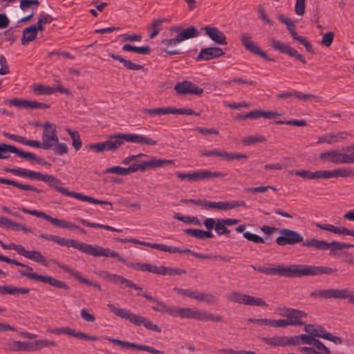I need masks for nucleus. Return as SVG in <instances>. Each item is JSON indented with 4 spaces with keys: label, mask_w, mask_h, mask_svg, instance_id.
I'll list each match as a JSON object with an SVG mask.
<instances>
[{
    "label": "nucleus",
    "mask_w": 354,
    "mask_h": 354,
    "mask_svg": "<svg viewBox=\"0 0 354 354\" xmlns=\"http://www.w3.org/2000/svg\"><path fill=\"white\" fill-rule=\"evenodd\" d=\"M41 139L43 149L46 150L52 149L55 145L57 144L59 138L57 133V127L55 124L47 122L44 124Z\"/></svg>",
    "instance_id": "10"
},
{
    "label": "nucleus",
    "mask_w": 354,
    "mask_h": 354,
    "mask_svg": "<svg viewBox=\"0 0 354 354\" xmlns=\"http://www.w3.org/2000/svg\"><path fill=\"white\" fill-rule=\"evenodd\" d=\"M146 170V166L145 165V161H142L140 164L133 163L130 165L128 168H126L127 175L131 173L136 172L138 171H145Z\"/></svg>",
    "instance_id": "52"
},
{
    "label": "nucleus",
    "mask_w": 354,
    "mask_h": 354,
    "mask_svg": "<svg viewBox=\"0 0 354 354\" xmlns=\"http://www.w3.org/2000/svg\"><path fill=\"white\" fill-rule=\"evenodd\" d=\"M241 41L245 48L250 53L259 55L268 61L274 60L273 59L270 58L267 53L262 50L258 44L252 40V37L249 33H243L241 35Z\"/></svg>",
    "instance_id": "14"
},
{
    "label": "nucleus",
    "mask_w": 354,
    "mask_h": 354,
    "mask_svg": "<svg viewBox=\"0 0 354 354\" xmlns=\"http://www.w3.org/2000/svg\"><path fill=\"white\" fill-rule=\"evenodd\" d=\"M304 246L313 247L317 250H328L332 246V243H328L324 241H319L315 239L306 240L303 243Z\"/></svg>",
    "instance_id": "28"
},
{
    "label": "nucleus",
    "mask_w": 354,
    "mask_h": 354,
    "mask_svg": "<svg viewBox=\"0 0 354 354\" xmlns=\"http://www.w3.org/2000/svg\"><path fill=\"white\" fill-rule=\"evenodd\" d=\"M225 54L223 50L218 47H209L203 48L201 50L197 55L196 59L201 60H209L214 58H217L223 56Z\"/></svg>",
    "instance_id": "21"
},
{
    "label": "nucleus",
    "mask_w": 354,
    "mask_h": 354,
    "mask_svg": "<svg viewBox=\"0 0 354 354\" xmlns=\"http://www.w3.org/2000/svg\"><path fill=\"white\" fill-rule=\"evenodd\" d=\"M26 177L34 178V179H36L37 180H41V181L48 180V179H49L48 177H46V174H43L40 172H37V171H30V170H28V169L26 171Z\"/></svg>",
    "instance_id": "55"
},
{
    "label": "nucleus",
    "mask_w": 354,
    "mask_h": 354,
    "mask_svg": "<svg viewBox=\"0 0 354 354\" xmlns=\"http://www.w3.org/2000/svg\"><path fill=\"white\" fill-rule=\"evenodd\" d=\"M352 176H354V172L350 167L333 169V177H348Z\"/></svg>",
    "instance_id": "45"
},
{
    "label": "nucleus",
    "mask_w": 354,
    "mask_h": 354,
    "mask_svg": "<svg viewBox=\"0 0 354 354\" xmlns=\"http://www.w3.org/2000/svg\"><path fill=\"white\" fill-rule=\"evenodd\" d=\"M63 333L80 339H85L88 341H97L98 339L97 336H91L81 331H75L74 329L70 327H64Z\"/></svg>",
    "instance_id": "25"
},
{
    "label": "nucleus",
    "mask_w": 354,
    "mask_h": 354,
    "mask_svg": "<svg viewBox=\"0 0 354 354\" xmlns=\"http://www.w3.org/2000/svg\"><path fill=\"white\" fill-rule=\"evenodd\" d=\"M174 90L180 95L192 94L201 95L203 93L202 88L187 80L178 82L174 86Z\"/></svg>",
    "instance_id": "17"
},
{
    "label": "nucleus",
    "mask_w": 354,
    "mask_h": 354,
    "mask_svg": "<svg viewBox=\"0 0 354 354\" xmlns=\"http://www.w3.org/2000/svg\"><path fill=\"white\" fill-rule=\"evenodd\" d=\"M19 209L23 212L24 213L36 216L37 217L45 219L57 227L69 230H74V228H78L77 225H75L71 222L67 221L64 219H58L57 218H53L50 215L44 213V212H40L35 209L30 210L25 207H19Z\"/></svg>",
    "instance_id": "9"
},
{
    "label": "nucleus",
    "mask_w": 354,
    "mask_h": 354,
    "mask_svg": "<svg viewBox=\"0 0 354 354\" xmlns=\"http://www.w3.org/2000/svg\"><path fill=\"white\" fill-rule=\"evenodd\" d=\"M225 176V174L221 173L220 171L212 172L207 170L197 171L194 172V182L203 180L210 178H223Z\"/></svg>",
    "instance_id": "24"
},
{
    "label": "nucleus",
    "mask_w": 354,
    "mask_h": 354,
    "mask_svg": "<svg viewBox=\"0 0 354 354\" xmlns=\"http://www.w3.org/2000/svg\"><path fill=\"white\" fill-rule=\"evenodd\" d=\"M345 248H354V244L333 241V255Z\"/></svg>",
    "instance_id": "58"
},
{
    "label": "nucleus",
    "mask_w": 354,
    "mask_h": 354,
    "mask_svg": "<svg viewBox=\"0 0 354 354\" xmlns=\"http://www.w3.org/2000/svg\"><path fill=\"white\" fill-rule=\"evenodd\" d=\"M271 46L275 50H278L281 53L287 54L290 57H295L296 59L299 60L303 64H306V60L305 57L299 54L297 50L295 48L290 46L288 44L285 43H282L277 39H272L271 41Z\"/></svg>",
    "instance_id": "15"
},
{
    "label": "nucleus",
    "mask_w": 354,
    "mask_h": 354,
    "mask_svg": "<svg viewBox=\"0 0 354 354\" xmlns=\"http://www.w3.org/2000/svg\"><path fill=\"white\" fill-rule=\"evenodd\" d=\"M205 209H217L220 210H230V201L212 202L206 200Z\"/></svg>",
    "instance_id": "34"
},
{
    "label": "nucleus",
    "mask_w": 354,
    "mask_h": 354,
    "mask_svg": "<svg viewBox=\"0 0 354 354\" xmlns=\"http://www.w3.org/2000/svg\"><path fill=\"white\" fill-rule=\"evenodd\" d=\"M220 158L223 160L231 161L233 160L247 159L248 156L243 153H230L225 151H222L221 156Z\"/></svg>",
    "instance_id": "42"
},
{
    "label": "nucleus",
    "mask_w": 354,
    "mask_h": 354,
    "mask_svg": "<svg viewBox=\"0 0 354 354\" xmlns=\"http://www.w3.org/2000/svg\"><path fill=\"white\" fill-rule=\"evenodd\" d=\"M263 342L272 346H296L297 338L288 336H273L271 337H263L262 339Z\"/></svg>",
    "instance_id": "18"
},
{
    "label": "nucleus",
    "mask_w": 354,
    "mask_h": 354,
    "mask_svg": "<svg viewBox=\"0 0 354 354\" xmlns=\"http://www.w3.org/2000/svg\"><path fill=\"white\" fill-rule=\"evenodd\" d=\"M251 267L261 273L277 275L289 278L302 277L304 276H316L323 274H329L332 268L326 266H315L306 264H294L289 266L270 264V267L251 265Z\"/></svg>",
    "instance_id": "1"
},
{
    "label": "nucleus",
    "mask_w": 354,
    "mask_h": 354,
    "mask_svg": "<svg viewBox=\"0 0 354 354\" xmlns=\"http://www.w3.org/2000/svg\"><path fill=\"white\" fill-rule=\"evenodd\" d=\"M283 313H279L281 316L286 317L289 326H302L305 323L301 320L303 317H306L307 314L301 310L284 308Z\"/></svg>",
    "instance_id": "16"
},
{
    "label": "nucleus",
    "mask_w": 354,
    "mask_h": 354,
    "mask_svg": "<svg viewBox=\"0 0 354 354\" xmlns=\"http://www.w3.org/2000/svg\"><path fill=\"white\" fill-rule=\"evenodd\" d=\"M124 262H122L123 263L126 264L128 267H132L134 269L139 270L140 271H148L150 272V266L151 264L149 263H132L130 262H127L123 257H122Z\"/></svg>",
    "instance_id": "50"
},
{
    "label": "nucleus",
    "mask_w": 354,
    "mask_h": 354,
    "mask_svg": "<svg viewBox=\"0 0 354 354\" xmlns=\"http://www.w3.org/2000/svg\"><path fill=\"white\" fill-rule=\"evenodd\" d=\"M8 104L10 106H14L17 108H27L28 100L22 98H14L10 100Z\"/></svg>",
    "instance_id": "54"
},
{
    "label": "nucleus",
    "mask_w": 354,
    "mask_h": 354,
    "mask_svg": "<svg viewBox=\"0 0 354 354\" xmlns=\"http://www.w3.org/2000/svg\"><path fill=\"white\" fill-rule=\"evenodd\" d=\"M107 307L115 315L129 320L131 324L136 326L143 325L148 330L158 333L161 332V328L147 317L136 315L130 310H127L126 308H116L112 304H108Z\"/></svg>",
    "instance_id": "4"
},
{
    "label": "nucleus",
    "mask_w": 354,
    "mask_h": 354,
    "mask_svg": "<svg viewBox=\"0 0 354 354\" xmlns=\"http://www.w3.org/2000/svg\"><path fill=\"white\" fill-rule=\"evenodd\" d=\"M172 317L179 316L181 318L195 319L200 321L221 322L222 317L215 316L204 310L191 308H179L174 306Z\"/></svg>",
    "instance_id": "6"
},
{
    "label": "nucleus",
    "mask_w": 354,
    "mask_h": 354,
    "mask_svg": "<svg viewBox=\"0 0 354 354\" xmlns=\"http://www.w3.org/2000/svg\"><path fill=\"white\" fill-rule=\"evenodd\" d=\"M0 261L8 263H12L17 266L25 268L27 271L19 270V272L21 276L26 277L29 279H33L37 281H41L45 283H48L53 287L62 288L64 290H68L69 288V286L65 282L59 281L57 279L48 275H40L37 274L36 272H32V267L20 263L15 259H10L2 254H0Z\"/></svg>",
    "instance_id": "3"
},
{
    "label": "nucleus",
    "mask_w": 354,
    "mask_h": 354,
    "mask_svg": "<svg viewBox=\"0 0 354 354\" xmlns=\"http://www.w3.org/2000/svg\"><path fill=\"white\" fill-rule=\"evenodd\" d=\"M66 131L71 136L73 147L76 151L80 150L82 146L80 133L76 131H73L70 128H67Z\"/></svg>",
    "instance_id": "37"
},
{
    "label": "nucleus",
    "mask_w": 354,
    "mask_h": 354,
    "mask_svg": "<svg viewBox=\"0 0 354 354\" xmlns=\"http://www.w3.org/2000/svg\"><path fill=\"white\" fill-rule=\"evenodd\" d=\"M228 300L238 304L247 306L267 307L268 305L261 298L255 297L248 295H245L239 292H232L227 297Z\"/></svg>",
    "instance_id": "11"
},
{
    "label": "nucleus",
    "mask_w": 354,
    "mask_h": 354,
    "mask_svg": "<svg viewBox=\"0 0 354 354\" xmlns=\"http://www.w3.org/2000/svg\"><path fill=\"white\" fill-rule=\"evenodd\" d=\"M184 232L187 235L192 236L199 239H203V230L189 228L185 230Z\"/></svg>",
    "instance_id": "64"
},
{
    "label": "nucleus",
    "mask_w": 354,
    "mask_h": 354,
    "mask_svg": "<svg viewBox=\"0 0 354 354\" xmlns=\"http://www.w3.org/2000/svg\"><path fill=\"white\" fill-rule=\"evenodd\" d=\"M113 138H115L118 149L124 144L125 142L143 144L146 145L154 146L157 144V141L145 136L129 133L124 134L122 133L113 134Z\"/></svg>",
    "instance_id": "7"
},
{
    "label": "nucleus",
    "mask_w": 354,
    "mask_h": 354,
    "mask_svg": "<svg viewBox=\"0 0 354 354\" xmlns=\"http://www.w3.org/2000/svg\"><path fill=\"white\" fill-rule=\"evenodd\" d=\"M304 330L315 338L317 337L332 341V334L327 333L324 328L319 325H305Z\"/></svg>",
    "instance_id": "23"
},
{
    "label": "nucleus",
    "mask_w": 354,
    "mask_h": 354,
    "mask_svg": "<svg viewBox=\"0 0 354 354\" xmlns=\"http://www.w3.org/2000/svg\"><path fill=\"white\" fill-rule=\"evenodd\" d=\"M351 293L348 289H341V290H334L333 289V298H348L351 295Z\"/></svg>",
    "instance_id": "62"
},
{
    "label": "nucleus",
    "mask_w": 354,
    "mask_h": 354,
    "mask_svg": "<svg viewBox=\"0 0 354 354\" xmlns=\"http://www.w3.org/2000/svg\"><path fill=\"white\" fill-rule=\"evenodd\" d=\"M10 153H15L18 156L25 159L35 160L39 164H46V162H43L42 158H38L33 153L23 151L17 149L16 147L10 145L5 143L0 144V159L8 158L10 156Z\"/></svg>",
    "instance_id": "8"
},
{
    "label": "nucleus",
    "mask_w": 354,
    "mask_h": 354,
    "mask_svg": "<svg viewBox=\"0 0 354 354\" xmlns=\"http://www.w3.org/2000/svg\"><path fill=\"white\" fill-rule=\"evenodd\" d=\"M278 19L281 23L286 25L287 28L289 32L290 33L291 36L294 39L296 40V38H298L299 36L297 35V32H296V26L294 24V22H292L290 19L284 16L283 15H279L278 16Z\"/></svg>",
    "instance_id": "31"
},
{
    "label": "nucleus",
    "mask_w": 354,
    "mask_h": 354,
    "mask_svg": "<svg viewBox=\"0 0 354 354\" xmlns=\"http://www.w3.org/2000/svg\"><path fill=\"white\" fill-rule=\"evenodd\" d=\"M195 299L198 301H207L209 302L212 300L213 296L211 295H207L202 292H199L198 291H192L191 297Z\"/></svg>",
    "instance_id": "51"
},
{
    "label": "nucleus",
    "mask_w": 354,
    "mask_h": 354,
    "mask_svg": "<svg viewBox=\"0 0 354 354\" xmlns=\"http://www.w3.org/2000/svg\"><path fill=\"white\" fill-rule=\"evenodd\" d=\"M156 306H152V309L156 312L161 313H167L171 316L173 313L174 306H167L163 301L156 299L153 302Z\"/></svg>",
    "instance_id": "35"
},
{
    "label": "nucleus",
    "mask_w": 354,
    "mask_h": 354,
    "mask_svg": "<svg viewBox=\"0 0 354 354\" xmlns=\"http://www.w3.org/2000/svg\"><path fill=\"white\" fill-rule=\"evenodd\" d=\"M33 91L39 95H49L54 93V90L53 89V87L44 86L42 84L34 85Z\"/></svg>",
    "instance_id": "44"
},
{
    "label": "nucleus",
    "mask_w": 354,
    "mask_h": 354,
    "mask_svg": "<svg viewBox=\"0 0 354 354\" xmlns=\"http://www.w3.org/2000/svg\"><path fill=\"white\" fill-rule=\"evenodd\" d=\"M174 218L181 221L185 223H193L194 225H200L201 222L197 217L194 216H184L180 215L179 213L176 214L174 216Z\"/></svg>",
    "instance_id": "47"
},
{
    "label": "nucleus",
    "mask_w": 354,
    "mask_h": 354,
    "mask_svg": "<svg viewBox=\"0 0 354 354\" xmlns=\"http://www.w3.org/2000/svg\"><path fill=\"white\" fill-rule=\"evenodd\" d=\"M280 236L276 239V243L281 246L295 245L303 241V236L297 232L287 228L279 230Z\"/></svg>",
    "instance_id": "12"
},
{
    "label": "nucleus",
    "mask_w": 354,
    "mask_h": 354,
    "mask_svg": "<svg viewBox=\"0 0 354 354\" xmlns=\"http://www.w3.org/2000/svg\"><path fill=\"white\" fill-rule=\"evenodd\" d=\"M98 275L100 278L107 281L112 282L115 284H123L125 286L133 288L134 290H142V288L138 286L132 281L127 279L122 276L118 275L116 274H112L104 270L100 271L98 272Z\"/></svg>",
    "instance_id": "13"
},
{
    "label": "nucleus",
    "mask_w": 354,
    "mask_h": 354,
    "mask_svg": "<svg viewBox=\"0 0 354 354\" xmlns=\"http://www.w3.org/2000/svg\"><path fill=\"white\" fill-rule=\"evenodd\" d=\"M37 37L36 28L35 25L26 28L23 30V37L21 39V44L23 45L28 44L29 42L33 41Z\"/></svg>",
    "instance_id": "29"
},
{
    "label": "nucleus",
    "mask_w": 354,
    "mask_h": 354,
    "mask_svg": "<svg viewBox=\"0 0 354 354\" xmlns=\"http://www.w3.org/2000/svg\"><path fill=\"white\" fill-rule=\"evenodd\" d=\"M213 41L218 44H227L226 37L218 28L205 26L201 28Z\"/></svg>",
    "instance_id": "22"
},
{
    "label": "nucleus",
    "mask_w": 354,
    "mask_h": 354,
    "mask_svg": "<svg viewBox=\"0 0 354 354\" xmlns=\"http://www.w3.org/2000/svg\"><path fill=\"white\" fill-rule=\"evenodd\" d=\"M165 21V18L153 19L150 27H148L149 37L153 39L156 37L162 29V23Z\"/></svg>",
    "instance_id": "26"
},
{
    "label": "nucleus",
    "mask_w": 354,
    "mask_h": 354,
    "mask_svg": "<svg viewBox=\"0 0 354 354\" xmlns=\"http://www.w3.org/2000/svg\"><path fill=\"white\" fill-rule=\"evenodd\" d=\"M88 148L96 153H100L104 151H114L118 150L117 143L115 138H113V134L110 135L108 139L104 142L89 145Z\"/></svg>",
    "instance_id": "20"
},
{
    "label": "nucleus",
    "mask_w": 354,
    "mask_h": 354,
    "mask_svg": "<svg viewBox=\"0 0 354 354\" xmlns=\"http://www.w3.org/2000/svg\"><path fill=\"white\" fill-rule=\"evenodd\" d=\"M61 268L64 270L67 271L68 272L71 274L80 282H81L82 283H85L88 286H92L93 281H89L88 279L84 278L79 272H75L73 270H71L69 268H68L66 266H62Z\"/></svg>",
    "instance_id": "46"
},
{
    "label": "nucleus",
    "mask_w": 354,
    "mask_h": 354,
    "mask_svg": "<svg viewBox=\"0 0 354 354\" xmlns=\"http://www.w3.org/2000/svg\"><path fill=\"white\" fill-rule=\"evenodd\" d=\"M26 258L32 260L38 263H40L43 266H48V263L46 258L39 252L37 250L29 251L28 254L26 255Z\"/></svg>",
    "instance_id": "38"
},
{
    "label": "nucleus",
    "mask_w": 354,
    "mask_h": 354,
    "mask_svg": "<svg viewBox=\"0 0 354 354\" xmlns=\"http://www.w3.org/2000/svg\"><path fill=\"white\" fill-rule=\"evenodd\" d=\"M122 50L127 52H134L140 55H147L151 53V48L149 46H135L127 44L122 46Z\"/></svg>",
    "instance_id": "30"
},
{
    "label": "nucleus",
    "mask_w": 354,
    "mask_h": 354,
    "mask_svg": "<svg viewBox=\"0 0 354 354\" xmlns=\"http://www.w3.org/2000/svg\"><path fill=\"white\" fill-rule=\"evenodd\" d=\"M30 291V289L28 288H18L15 286H6V294L10 295H25L28 294Z\"/></svg>",
    "instance_id": "48"
},
{
    "label": "nucleus",
    "mask_w": 354,
    "mask_h": 354,
    "mask_svg": "<svg viewBox=\"0 0 354 354\" xmlns=\"http://www.w3.org/2000/svg\"><path fill=\"white\" fill-rule=\"evenodd\" d=\"M104 174H115L122 176H126L127 171L126 168L122 167L120 166H115L112 167L107 168L104 171Z\"/></svg>",
    "instance_id": "57"
},
{
    "label": "nucleus",
    "mask_w": 354,
    "mask_h": 354,
    "mask_svg": "<svg viewBox=\"0 0 354 354\" xmlns=\"http://www.w3.org/2000/svg\"><path fill=\"white\" fill-rule=\"evenodd\" d=\"M4 227L6 228H10L12 230H19L20 224L13 222L4 216H0V227Z\"/></svg>",
    "instance_id": "43"
},
{
    "label": "nucleus",
    "mask_w": 354,
    "mask_h": 354,
    "mask_svg": "<svg viewBox=\"0 0 354 354\" xmlns=\"http://www.w3.org/2000/svg\"><path fill=\"white\" fill-rule=\"evenodd\" d=\"M34 351L40 350L45 347L56 346L57 343L48 339H38L32 342Z\"/></svg>",
    "instance_id": "41"
},
{
    "label": "nucleus",
    "mask_w": 354,
    "mask_h": 354,
    "mask_svg": "<svg viewBox=\"0 0 354 354\" xmlns=\"http://www.w3.org/2000/svg\"><path fill=\"white\" fill-rule=\"evenodd\" d=\"M194 130L204 136L211 134L218 135L219 133L218 130L212 128L196 127Z\"/></svg>",
    "instance_id": "63"
},
{
    "label": "nucleus",
    "mask_w": 354,
    "mask_h": 354,
    "mask_svg": "<svg viewBox=\"0 0 354 354\" xmlns=\"http://www.w3.org/2000/svg\"><path fill=\"white\" fill-rule=\"evenodd\" d=\"M198 35L199 32L194 26L188 27L187 28L185 29L184 30L177 34V36L180 42L185 39H189L193 37H198Z\"/></svg>",
    "instance_id": "32"
},
{
    "label": "nucleus",
    "mask_w": 354,
    "mask_h": 354,
    "mask_svg": "<svg viewBox=\"0 0 354 354\" xmlns=\"http://www.w3.org/2000/svg\"><path fill=\"white\" fill-rule=\"evenodd\" d=\"M310 297L319 299H330L332 298V289L317 290L313 291L310 292Z\"/></svg>",
    "instance_id": "39"
},
{
    "label": "nucleus",
    "mask_w": 354,
    "mask_h": 354,
    "mask_svg": "<svg viewBox=\"0 0 354 354\" xmlns=\"http://www.w3.org/2000/svg\"><path fill=\"white\" fill-rule=\"evenodd\" d=\"M142 112L151 115L169 114V106L150 109H145Z\"/></svg>",
    "instance_id": "49"
},
{
    "label": "nucleus",
    "mask_w": 354,
    "mask_h": 354,
    "mask_svg": "<svg viewBox=\"0 0 354 354\" xmlns=\"http://www.w3.org/2000/svg\"><path fill=\"white\" fill-rule=\"evenodd\" d=\"M333 162L354 163V144L342 151L333 150Z\"/></svg>",
    "instance_id": "19"
},
{
    "label": "nucleus",
    "mask_w": 354,
    "mask_h": 354,
    "mask_svg": "<svg viewBox=\"0 0 354 354\" xmlns=\"http://www.w3.org/2000/svg\"><path fill=\"white\" fill-rule=\"evenodd\" d=\"M54 152L59 155L62 156L64 154H66L68 151V146L64 142H57V144L55 145L53 148L52 149Z\"/></svg>",
    "instance_id": "53"
},
{
    "label": "nucleus",
    "mask_w": 354,
    "mask_h": 354,
    "mask_svg": "<svg viewBox=\"0 0 354 354\" xmlns=\"http://www.w3.org/2000/svg\"><path fill=\"white\" fill-rule=\"evenodd\" d=\"M266 141V137L261 135L250 136L245 137L241 140V142L246 146L252 145L257 142H264Z\"/></svg>",
    "instance_id": "40"
},
{
    "label": "nucleus",
    "mask_w": 354,
    "mask_h": 354,
    "mask_svg": "<svg viewBox=\"0 0 354 354\" xmlns=\"http://www.w3.org/2000/svg\"><path fill=\"white\" fill-rule=\"evenodd\" d=\"M258 14H259V17L265 23V24H268L269 25H272L273 22L269 18V17L268 16V15L266 14L264 8L259 6L258 7Z\"/></svg>",
    "instance_id": "61"
},
{
    "label": "nucleus",
    "mask_w": 354,
    "mask_h": 354,
    "mask_svg": "<svg viewBox=\"0 0 354 354\" xmlns=\"http://www.w3.org/2000/svg\"><path fill=\"white\" fill-rule=\"evenodd\" d=\"M46 177H48V180H44V182H46L48 184L49 187L51 188L55 189L56 191L59 192L62 194L67 196L73 197L77 200L82 201H86L90 203L93 204H99V205H106L109 206L107 207V209L112 210L113 209V204L111 202L106 201H101L88 196L83 195L80 193L69 191L68 189L60 187L59 185L62 184V181L59 179L55 178L53 176L46 174Z\"/></svg>",
    "instance_id": "5"
},
{
    "label": "nucleus",
    "mask_w": 354,
    "mask_h": 354,
    "mask_svg": "<svg viewBox=\"0 0 354 354\" xmlns=\"http://www.w3.org/2000/svg\"><path fill=\"white\" fill-rule=\"evenodd\" d=\"M332 178V171H316L313 172V179H318V178H323V179H328Z\"/></svg>",
    "instance_id": "60"
},
{
    "label": "nucleus",
    "mask_w": 354,
    "mask_h": 354,
    "mask_svg": "<svg viewBox=\"0 0 354 354\" xmlns=\"http://www.w3.org/2000/svg\"><path fill=\"white\" fill-rule=\"evenodd\" d=\"M12 348L17 351H34L32 342L15 341Z\"/></svg>",
    "instance_id": "36"
},
{
    "label": "nucleus",
    "mask_w": 354,
    "mask_h": 354,
    "mask_svg": "<svg viewBox=\"0 0 354 354\" xmlns=\"http://www.w3.org/2000/svg\"><path fill=\"white\" fill-rule=\"evenodd\" d=\"M292 337H296L297 338V343L296 344V346L300 344V340L304 344H312L313 341H314V338H315L311 335H306V334H302V335H300L292 336Z\"/></svg>",
    "instance_id": "56"
},
{
    "label": "nucleus",
    "mask_w": 354,
    "mask_h": 354,
    "mask_svg": "<svg viewBox=\"0 0 354 354\" xmlns=\"http://www.w3.org/2000/svg\"><path fill=\"white\" fill-rule=\"evenodd\" d=\"M0 183L6 184V185H12L15 187H17V188L23 189V190L32 191V192H35L37 193H41L42 192L41 189H39L37 187H33L32 185L19 183L18 182H16L15 180H10V179L0 178Z\"/></svg>",
    "instance_id": "27"
},
{
    "label": "nucleus",
    "mask_w": 354,
    "mask_h": 354,
    "mask_svg": "<svg viewBox=\"0 0 354 354\" xmlns=\"http://www.w3.org/2000/svg\"><path fill=\"white\" fill-rule=\"evenodd\" d=\"M174 163V160H165V159H156L155 158H152L149 161H145V165L147 169H153L157 167H161L166 165H171Z\"/></svg>",
    "instance_id": "33"
},
{
    "label": "nucleus",
    "mask_w": 354,
    "mask_h": 354,
    "mask_svg": "<svg viewBox=\"0 0 354 354\" xmlns=\"http://www.w3.org/2000/svg\"><path fill=\"white\" fill-rule=\"evenodd\" d=\"M243 237L250 241L257 243H263L265 242L261 236L249 232H244Z\"/></svg>",
    "instance_id": "59"
},
{
    "label": "nucleus",
    "mask_w": 354,
    "mask_h": 354,
    "mask_svg": "<svg viewBox=\"0 0 354 354\" xmlns=\"http://www.w3.org/2000/svg\"><path fill=\"white\" fill-rule=\"evenodd\" d=\"M51 241L57 243L62 246H66L68 248L73 247L86 254H89L95 257H111L116 259L120 262H124V260L118 252L109 248H102L97 245L84 243L74 239H66L55 235L54 238L51 239Z\"/></svg>",
    "instance_id": "2"
}]
</instances>
